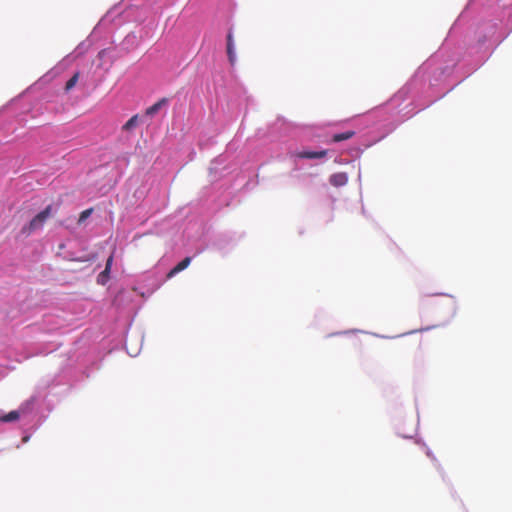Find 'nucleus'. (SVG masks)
Returning <instances> with one entry per match:
<instances>
[{
	"label": "nucleus",
	"mask_w": 512,
	"mask_h": 512,
	"mask_svg": "<svg viewBox=\"0 0 512 512\" xmlns=\"http://www.w3.org/2000/svg\"><path fill=\"white\" fill-rule=\"evenodd\" d=\"M497 27L496 23L490 24L488 27V32L484 35H479L478 41L479 43H484L487 39H489L495 32Z\"/></svg>",
	"instance_id": "nucleus-12"
},
{
	"label": "nucleus",
	"mask_w": 512,
	"mask_h": 512,
	"mask_svg": "<svg viewBox=\"0 0 512 512\" xmlns=\"http://www.w3.org/2000/svg\"><path fill=\"white\" fill-rule=\"evenodd\" d=\"M92 212H93L92 208L82 211L79 216L78 223L79 224L84 223L91 216Z\"/></svg>",
	"instance_id": "nucleus-16"
},
{
	"label": "nucleus",
	"mask_w": 512,
	"mask_h": 512,
	"mask_svg": "<svg viewBox=\"0 0 512 512\" xmlns=\"http://www.w3.org/2000/svg\"><path fill=\"white\" fill-rule=\"evenodd\" d=\"M428 330H430V327L421 328V329H419V330H412V331H410V332L403 333V334H400V335H398V336H392V337H390V336L378 335V334H375V333H374L373 335H374V336H376V337H380V338H388V339H392V338L401 337V336H405V335L413 334V333H416V332H423V331H428Z\"/></svg>",
	"instance_id": "nucleus-14"
},
{
	"label": "nucleus",
	"mask_w": 512,
	"mask_h": 512,
	"mask_svg": "<svg viewBox=\"0 0 512 512\" xmlns=\"http://www.w3.org/2000/svg\"><path fill=\"white\" fill-rule=\"evenodd\" d=\"M225 162H226L225 155H220L214 161H212L210 168H209L210 175H213L215 177L216 176L223 177L225 175V171L227 170V168L224 166Z\"/></svg>",
	"instance_id": "nucleus-4"
},
{
	"label": "nucleus",
	"mask_w": 512,
	"mask_h": 512,
	"mask_svg": "<svg viewBox=\"0 0 512 512\" xmlns=\"http://www.w3.org/2000/svg\"><path fill=\"white\" fill-rule=\"evenodd\" d=\"M52 215V206L48 205L42 211H40L37 215L33 217V219L22 228L23 234H31L36 230H39L43 227L44 223L47 219Z\"/></svg>",
	"instance_id": "nucleus-3"
},
{
	"label": "nucleus",
	"mask_w": 512,
	"mask_h": 512,
	"mask_svg": "<svg viewBox=\"0 0 512 512\" xmlns=\"http://www.w3.org/2000/svg\"><path fill=\"white\" fill-rule=\"evenodd\" d=\"M327 154L326 150H318V151H312V150H302L295 154L296 157L301 159H319L325 157Z\"/></svg>",
	"instance_id": "nucleus-5"
},
{
	"label": "nucleus",
	"mask_w": 512,
	"mask_h": 512,
	"mask_svg": "<svg viewBox=\"0 0 512 512\" xmlns=\"http://www.w3.org/2000/svg\"><path fill=\"white\" fill-rule=\"evenodd\" d=\"M191 260L192 258L191 257H185L183 260H181L174 268H172L169 273L167 274V277L168 278H172L174 277L176 274H178L179 272L183 271L184 269H186L190 263H191Z\"/></svg>",
	"instance_id": "nucleus-8"
},
{
	"label": "nucleus",
	"mask_w": 512,
	"mask_h": 512,
	"mask_svg": "<svg viewBox=\"0 0 512 512\" xmlns=\"http://www.w3.org/2000/svg\"><path fill=\"white\" fill-rule=\"evenodd\" d=\"M329 182L334 187H342L347 184L348 176L345 172L334 173L330 176Z\"/></svg>",
	"instance_id": "nucleus-7"
},
{
	"label": "nucleus",
	"mask_w": 512,
	"mask_h": 512,
	"mask_svg": "<svg viewBox=\"0 0 512 512\" xmlns=\"http://www.w3.org/2000/svg\"><path fill=\"white\" fill-rule=\"evenodd\" d=\"M355 332H362L361 330H346V331H342V332H336V333H333V334H330V336H335V335H344V334H350V333H355Z\"/></svg>",
	"instance_id": "nucleus-19"
},
{
	"label": "nucleus",
	"mask_w": 512,
	"mask_h": 512,
	"mask_svg": "<svg viewBox=\"0 0 512 512\" xmlns=\"http://www.w3.org/2000/svg\"><path fill=\"white\" fill-rule=\"evenodd\" d=\"M426 454L428 457L434 458L433 453L431 452V450L428 447H426Z\"/></svg>",
	"instance_id": "nucleus-21"
},
{
	"label": "nucleus",
	"mask_w": 512,
	"mask_h": 512,
	"mask_svg": "<svg viewBox=\"0 0 512 512\" xmlns=\"http://www.w3.org/2000/svg\"><path fill=\"white\" fill-rule=\"evenodd\" d=\"M355 135V132L353 130H349L343 133H336L333 135L332 140L333 142H341L344 140H348L352 138Z\"/></svg>",
	"instance_id": "nucleus-11"
},
{
	"label": "nucleus",
	"mask_w": 512,
	"mask_h": 512,
	"mask_svg": "<svg viewBox=\"0 0 512 512\" xmlns=\"http://www.w3.org/2000/svg\"><path fill=\"white\" fill-rule=\"evenodd\" d=\"M459 21H460V18L457 21H455V24H454L453 27H455L458 24Z\"/></svg>",
	"instance_id": "nucleus-25"
},
{
	"label": "nucleus",
	"mask_w": 512,
	"mask_h": 512,
	"mask_svg": "<svg viewBox=\"0 0 512 512\" xmlns=\"http://www.w3.org/2000/svg\"><path fill=\"white\" fill-rule=\"evenodd\" d=\"M37 401L38 398L36 396H31L17 410L10 411L9 413L0 410V423L12 422L20 417L30 416L35 409Z\"/></svg>",
	"instance_id": "nucleus-2"
},
{
	"label": "nucleus",
	"mask_w": 512,
	"mask_h": 512,
	"mask_svg": "<svg viewBox=\"0 0 512 512\" xmlns=\"http://www.w3.org/2000/svg\"><path fill=\"white\" fill-rule=\"evenodd\" d=\"M128 353H129V355H131V356H137V353H138V352L136 351L135 353H131V352H128Z\"/></svg>",
	"instance_id": "nucleus-24"
},
{
	"label": "nucleus",
	"mask_w": 512,
	"mask_h": 512,
	"mask_svg": "<svg viewBox=\"0 0 512 512\" xmlns=\"http://www.w3.org/2000/svg\"><path fill=\"white\" fill-rule=\"evenodd\" d=\"M82 46H83V43H81V44L77 47L76 51H80V52H81V51H82Z\"/></svg>",
	"instance_id": "nucleus-23"
},
{
	"label": "nucleus",
	"mask_w": 512,
	"mask_h": 512,
	"mask_svg": "<svg viewBox=\"0 0 512 512\" xmlns=\"http://www.w3.org/2000/svg\"><path fill=\"white\" fill-rule=\"evenodd\" d=\"M79 79V73L76 72L67 82L65 85V90L70 91L78 82Z\"/></svg>",
	"instance_id": "nucleus-13"
},
{
	"label": "nucleus",
	"mask_w": 512,
	"mask_h": 512,
	"mask_svg": "<svg viewBox=\"0 0 512 512\" xmlns=\"http://www.w3.org/2000/svg\"><path fill=\"white\" fill-rule=\"evenodd\" d=\"M30 436H24L22 442L26 443L29 440Z\"/></svg>",
	"instance_id": "nucleus-22"
},
{
	"label": "nucleus",
	"mask_w": 512,
	"mask_h": 512,
	"mask_svg": "<svg viewBox=\"0 0 512 512\" xmlns=\"http://www.w3.org/2000/svg\"><path fill=\"white\" fill-rule=\"evenodd\" d=\"M227 56L228 60L231 65H234L237 59L235 46L234 47H227Z\"/></svg>",
	"instance_id": "nucleus-15"
},
{
	"label": "nucleus",
	"mask_w": 512,
	"mask_h": 512,
	"mask_svg": "<svg viewBox=\"0 0 512 512\" xmlns=\"http://www.w3.org/2000/svg\"><path fill=\"white\" fill-rule=\"evenodd\" d=\"M364 149H362L361 147H353L350 149V155L354 158H359L360 155L363 153Z\"/></svg>",
	"instance_id": "nucleus-17"
},
{
	"label": "nucleus",
	"mask_w": 512,
	"mask_h": 512,
	"mask_svg": "<svg viewBox=\"0 0 512 512\" xmlns=\"http://www.w3.org/2000/svg\"><path fill=\"white\" fill-rule=\"evenodd\" d=\"M458 61L455 53H446V48L442 47L418 68L412 79L389 102V105L397 110L401 120L408 119L416 113L415 107L419 106L416 101L422 98L430 99L427 104L422 105V109L449 91L448 89L440 93L439 88L444 87Z\"/></svg>",
	"instance_id": "nucleus-1"
},
{
	"label": "nucleus",
	"mask_w": 512,
	"mask_h": 512,
	"mask_svg": "<svg viewBox=\"0 0 512 512\" xmlns=\"http://www.w3.org/2000/svg\"><path fill=\"white\" fill-rule=\"evenodd\" d=\"M445 295L449 296L452 299V310H453V315H454L456 313V301L453 296L447 295V294H445Z\"/></svg>",
	"instance_id": "nucleus-20"
},
{
	"label": "nucleus",
	"mask_w": 512,
	"mask_h": 512,
	"mask_svg": "<svg viewBox=\"0 0 512 512\" xmlns=\"http://www.w3.org/2000/svg\"><path fill=\"white\" fill-rule=\"evenodd\" d=\"M168 101L166 98H162L160 99L159 101H157L156 103H154L152 106L148 107L145 111V114L142 115V118H151L153 117L155 114H157L160 109L167 105Z\"/></svg>",
	"instance_id": "nucleus-6"
},
{
	"label": "nucleus",
	"mask_w": 512,
	"mask_h": 512,
	"mask_svg": "<svg viewBox=\"0 0 512 512\" xmlns=\"http://www.w3.org/2000/svg\"><path fill=\"white\" fill-rule=\"evenodd\" d=\"M112 262H113V257L110 256L106 261L105 269L98 275V279H97L98 283H100V284L106 283V279L109 277V274H110Z\"/></svg>",
	"instance_id": "nucleus-10"
},
{
	"label": "nucleus",
	"mask_w": 512,
	"mask_h": 512,
	"mask_svg": "<svg viewBox=\"0 0 512 512\" xmlns=\"http://www.w3.org/2000/svg\"><path fill=\"white\" fill-rule=\"evenodd\" d=\"M147 120L146 118H142V116L136 114L134 116H132L124 125H123V130L125 131H131L133 130L135 127H137L139 125V123H146Z\"/></svg>",
	"instance_id": "nucleus-9"
},
{
	"label": "nucleus",
	"mask_w": 512,
	"mask_h": 512,
	"mask_svg": "<svg viewBox=\"0 0 512 512\" xmlns=\"http://www.w3.org/2000/svg\"><path fill=\"white\" fill-rule=\"evenodd\" d=\"M234 46H235V43H234V39H233V32H232V30H229L228 34H227V47H234Z\"/></svg>",
	"instance_id": "nucleus-18"
}]
</instances>
